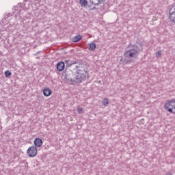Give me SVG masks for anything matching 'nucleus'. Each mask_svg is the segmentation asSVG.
Masks as SVG:
<instances>
[{"instance_id":"obj_19","label":"nucleus","mask_w":175,"mask_h":175,"mask_svg":"<svg viewBox=\"0 0 175 175\" xmlns=\"http://www.w3.org/2000/svg\"><path fill=\"white\" fill-rule=\"evenodd\" d=\"M166 175H173V174H172V173H170V172H167Z\"/></svg>"},{"instance_id":"obj_4","label":"nucleus","mask_w":175,"mask_h":175,"mask_svg":"<svg viewBox=\"0 0 175 175\" xmlns=\"http://www.w3.org/2000/svg\"><path fill=\"white\" fill-rule=\"evenodd\" d=\"M27 154L30 157V158L36 157V154H38V148L33 146H30L27 150Z\"/></svg>"},{"instance_id":"obj_9","label":"nucleus","mask_w":175,"mask_h":175,"mask_svg":"<svg viewBox=\"0 0 175 175\" xmlns=\"http://www.w3.org/2000/svg\"><path fill=\"white\" fill-rule=\"evenodd\" d=\"M81 39H83V36L81 35H77L74 36L72 38V41L74 42L75 43L77 42H80V40H81Z\"/></svg>"},{"instance_id":"obj_7","label":"nucleus","mask_w":175,"mask_h":175,"mask_svg":"<svg viewBox=\"0 0 175 175\" xmlns=\"http://www.w3.org/2000/svg\"><path fill=\"white\" fill-rule=\"evenodd\" d=\"M43 146V140L41 138H36L34 139V146L35 147H42Z\"/></svg>"},{"instance_id":"obj_12","label":"nucleus","mask_w":175,"mask_h":175,"mask_svg":"<svg viewBox=\"0 0 175 175\" xmlns=\"http://www.w3.org/2000/svg\"><path fill=\"white\" fill-rule=\"evenodd\" d=\"M15 10H18V12L21 11V9H23V8H21V3H18L16 7H14Z\"/></svg>"},{"instance_id":"obj_18","label":"nucleus","mask_w":175,"mask_h":175,"mask_svg":"<svg viewBox=\"0 0 175 175\" xmlns=\"http://www.w3.org/2000/svg\"><path fill=\"white\" fill-rule=\"evenodd\" d=\"M90 3L92 4V5H96V3H95L94 2V0H90Z\"/></svg>"},{"instance_id":"obj_13","label":"nucleus","mask_w":175,"mask_h":175,"mask_svg":"<svg viewBox=\"0 0 175 175\" xmlns=\"http://www.w3.org/2000/svg\"><path fill=\"white\" fill-rule=\"evenodd\" d=\"M103 105L104 106H108L109 105V99L107 98H104L103 102H102Z\"/></svg>"},{"instance_id":"obj_10","label":"nucleus","mask_w":175,"mask_h":175,"mask_svg":"<svg viewBox=\"0 0 175 175\" xmlns=\"http://www.w3.org/2000/svg\"><path fill=\"white\" fill-rule=\"evenodd\" d=\"M96 49V44L92 42L90 44V48L89 50L90 51H94V50H95Z\"/></svg>"},{"instance_id":"obj_5","label":"nucleus","mask_w":175,"mask_h":175,"mask_svg":"<svg viewBox=\"0 0 175 175\" xmlns=\"http://www.w3.org/2000/svg\"><path fill=\"white\" fill-rule=\"evenodd\" d=\"M169 18L172 23L175 24V5H172L169 10Z\"/></svg>"},{"instance_id":"obj_14","label":"nucleus","mask_w":175,"mask_h":175,"mask_svg":"<svg viewBox=\"0 0 175 175\" xmlns=\"http://www.w3.org/2000/svg\"><path fill=\"white\" fill-rule=\"evenodd\" d=\"M5 77H10V76H12V72H10L9 70H6L5 72Z\"/></svg>"},{"instance_id":"obj_3","label":"nucleus","mask_w":175,"mask_h":175,"mask_svg":"<svg viewBox=\"0 0 175 175\" xmlns=\"http://www.w3.org/2000/svg\"><path fill=\"white\" fill-rule=\"evenodd\" d=\"M164 109L169 113H172L175 114V99H172L171 100L165 103L164 104Z\"/></svg>"},{"instance_id":"obj_16","label":"nucleus","mask_w":175,"mask_h":175,"mask_svg":"<svg viewBox=\"0 0 175 175\" xmlns=\"http://www.w3.org/2000/svg\"><path fill=\"white\" fill-rule=\"evenodd\" d=\"M98 3H96V6H99L100 3H103V2H105L106 0H97Z\"/></svg>"},{"instance_id":"obj_8","label":"nucleus","mask_w":175,"mask_h":175,"mask_svg":"<svg viewBox=\"0 0 175 175\" xmlns=\"http://www.w3.org/2000/svg\"><path fill=\"white\" fill-rule=\"evenodd\" d=\"M51 94H53V91H51V89L49 88H45L43 90V95L45 96H50V95H51Z\"/></svg>"},{"instance_id":"obj_2","label":"nucleus","mask_w":175,"mask_h":175,"mask_svg":"<svg viewBox=\"0 0 175 175\" xmlns=\"http://www.w3.org/2000/svg\"><path fill=\"white\" fill-rule=\"evenodd\" d=\"M127 49L124 54L123 57L120 59V65H129L131 62H133V58H137L140 55V53L143 51V42H137L136 44H133L132 42L127 46Z\"/></svg>"},{"instance_id":"obj_15","label":"nucleus","mask_w":175,"mask_h":175,"mask_svg":"<svg viewBox=\"0 0 175 175\" xmlns=\"http://www.w3.org/2000/svg\"><path fill=\"white\" fill-rule=\"evenodd\" d=\"M155 55L156 57L158 58L159 57H161V55H162V52L161 51V50H159L158 51H157L155 53Z\"/></svg>"},{"instance_id":"obj_6","label":"nucleus","mask_w":175,"mask_h":175,"mask_svg":"<svg viewBox=\"0 0 175 175\" xmlns=\"http://www.w3.org/2000/svg\"><path fill=\"white\" fill-rule=\"evenodd\" d=\"M56 69L58 72H62V70H64V69H65V62H59L56 64Z\"/></svg>"},{"instance_id":"obj_1","label":"nucleus","mask_w":175,"mask_h":175,"mask_svg":"<svg viewBox=\"0 0 175 175\" xmlns=\"http://www.w3.org/2000/svg\"><path fill=\"white\" fill-rule=\"evenodd\" d=\"M64 65H66V69L68 68H71L74 70H77V75H75L73 72L68 73L66 72L65 77L68 81H71L72 84H80L88 79H90V75H88V71L85 68L81 67L80 62L79 60H64Z\"/></svg>"},{"instance_id":"obj_17","label":"nucleus","mask_w":175,"mask_h":175,"mask_svg":"<svg viewBox=\"0 0 175 175\" xmlns=\"http://www.w3.org/2000/svg\"><path fill=\"white\" fill-rule=\"evenodd\" d=\"M77 111H78L79 113H82V112H83V108L79 107V108L77 109Z\"/></svg>"},{"instance_id":"obj_11","label":"nucleus","mask_w":175,"mask_h":175,"mask_svg":"<svg viewBox=\"0 0 175 175\" xmlns=\"http://www.w3.org/2000/svg\"><path fill=\"white\" fill-rule=\"evenodd\" d=\"M79 4L81 5V6H87V5H88V1H87V0H80L79 1Z\"/></svg>"},{"instance_id":"obj_20","label":"nucleus","mask_w":175,"mask_h":175,"mask_svg":"<svg viewBox=\"0 0 175 175\" xmlns=\"http://www.w3.org/2000/svg\"><path fill=\"white\" fill-rule=\"evenodd\" d=\"M96 10V7H93L92 9V10Z\"/></svg>"},{"instance_id":"obj_21","label":"nucleus","mask_w":175,"mask_h":175,"mask_svg":"<svg viewBox=\"0 0 175 175\" xmlns=\"http://www.w3.org/2000/svg\"><path fill=\"white\" fill-rule=\"evenodd\" d=\"M38 54H40V51H38V52H36V55H38Z\"/></svg>"}]
</instances>
